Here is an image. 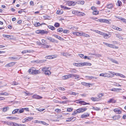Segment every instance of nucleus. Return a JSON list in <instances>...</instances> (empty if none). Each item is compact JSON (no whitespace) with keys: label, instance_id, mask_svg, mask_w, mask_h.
<instances>
[{"label":"nucleus","instance_id":"nucleus-14","mask_svg":"<svg viewBox=\"0 0 126 126\" xmlns=\"http://www.w3.org/2000/svg\"><path fill=\"white\" fill-rule=\"evenodd\" d=\"M48 33L47 31H45L44 30H40V34H47Z\"/></svg>","mask_w":126,"mask_h":126},{"label":"nucleus","instance_id":"nucleus-36","mask_svg":"<svg viewBox=\"0 0 126 126\" xmlns=\"http://www.w3.org/2000/svg\"><path fill=\"white\" fill-rule=\"evenodd\" d=\"M61 8L63 9H70V8H69L68 7L64 6L61 5Z\"/></svg>","mask_w":126,"mask_h":126},{"label":"nucleus","instance_id":"nucleus-54","mask_svg":"<svg viewBox=\"0 0 126 126\" xmlns=\"http://www.w3.org/2000/svg\"><path fill=\"white\" fill-rule=\"evenodd\" d=\"M24 111V110L23 108L20 109L19 110V112L18 111V113H22Z\"/></svg>","mask_w":126,"mask_h":126},{"label":"nucleus","instance_id":"nucleus-53","mask_svg":"<svg viewBox=\"0 0 126 126\" xmlns=\"http://www.w3.org/2000/svg\"><path fill=\"white\" fill-rule=\"evenodd\" d=\"M87 117V115H86L85 114H82L81 116V118H85Z\"/></svg>","mask_w":126,"mask_h":126},{"label":"nucleus","instance_id":"nucleus-11","mask_svg":"<svg viewBox=\"0 0 126 126\" xmlns=\"http://www.w3.org/2000/svg\"><path fill=\"white\" fill-rule=\"evenodd\" d=\"M85 15V14L83 13H82L81 12L78 11V13L77 14V16H83Z\"/></svg>","mask_w":126,"mask_h":126},{"label":"nucleus","instance_id":"nucleus-52","mask_svg":"<svg viewBox=\"0 0 126 126\" xmlns=\"http://www.w3.org/2000/svg\"><path fill=\"white\" fill-rule=\"evenodd\" d=\"M18 84V83L17 82H12L11 84L13 85H17Z\"/></svg>","mask_w":126,"mask_h":126},{"label":"nucleus","instance_id":"nucleus-16","mask_svg":"<svg viewBox=\"0 0 126 126\" xmlns=\"http://www.w3.org/2000/svg\"><path fill=\"white\" fill-rule=\"evenodd\" d=\"M115 36L117 37L118 38H119V39L123 40V38L120 35V34H117V33H115Z\"/></svg>","mask_w":126,"mask_h":126},{"label":"nucleus","instance_id":"nucleus-19","mask_svg":"<svg viewBox=\"0 0 126 126\" xmlns=\"http://www.w3.org/2000/svg\"><path fill=\"white\" fill-rule=\"evenodd\" d=\"M53 36H54L55 37H56V38L59 39L60 40H63V39L62 37H61L60 36H59L58 35H53Z\"/></svg>","mask_w":126,"mask_h":126},{"label":"nucleus","instance_id":"nucleus-31","mask_svg":"<svg viewBox=\"0 0 126 126\" xmlns=\"http://www.w3.org/2000/svg\"><path fill=\"white\" fill-rule=\"evenodd\" d=\"M115 75L116 76H119L121 77L124 78H125L126 77L124 75L120 73H117V74H115Z\"/></svg>","mask_w":126,"mask_h":126},{"label":"nucleus","instance_id":"nucleus-48","mask_svg":"<svg viewBox=\"0 0 126 126\" xmlns=\"http://www.w3.org/2000/svg\"><path fill=\"white\" fill-rule=\"evenodd\" d=\"M93 55L97 57H100L101 56V55L98 54H92Z\"/></svg>","mask_w":126,"mask_h":126},{"label":"nucleus","instance_id":"nucleus-4","mask_svg":"<svg viewBox=\"0 0 126 126\" xmlns=\"http://www.w3.org/2000/svg\"><path fill=\"white\" fill-rule=\"evenodd\" d=\"M79 66H82L84 65H89L91 66V64L89 63H87L85 62L84 63H79Z\"/></svg>","mask_w":126,"mask_h":126},{"label":"nucleus","instance_id":"nucleus-45","mask_svg":"<svg viewBox=\"0 0 126 126\" xmlns=\"http://www.w3.org/2000/svg\"><path fill=\"white\" fill-rule=\"evenodd\" d=\"M78 109L76 110V111H75L74 112L72 113V115H76L78 113H79V112H78Z\"/></svg>","mask_w":126,"mask_h":126},{"label":"nucleus","instance_id":"nucleus-41","mask_svg":"<svg viewBox=\"0 0 126 126\" xmlns=\"http://www.w3.org/2000/svg\"><path fill=\"white\" fill-rule=\"evenodd\" d=\"M63 79H68L69 78L68 75L64 76H63Z\"/></svg>","mask_w":126,"mask_h":126},{"label":"nucleus","instance_id":"nucleus-32","mask_svg":"<svg viewBox=\"0 0 126 126\" xmlns=\"http://www.w3.org/2000/svg\"><path fill=\"white\" fill-rule=\"evenodd\" d=\"M77 3L78 4H83L84 3V1L83 0H80L79 1H78L77 2Z\"/></svg>","mask_w":126,"mask_h":126},{"label":"nucleus","instance_id":"nucleus-10","mask_svg":"<svg viewBox=\"0 0 126 126\" xmlns=\"http://www.w3.org/2000/svg\"><path fill=\"white\" fill-rule=\"evenodd\" d=\"M120 118V116L119 115H115L112 117L113 119L114 120H118Z\"/></svg>","mask_w":126,"mask_h":126},{"label":"nucleus","instance_id":"nucleus-63","mask_svg":"<svg viewBox=\"0 0 126 126\" xmlns=\"http://www.w3.org/2000/svg\"><path fill=\"white\" fill-rule=\"evenodd\" d=\"M69 79L70 78H73V74H69L68 75Z\"/></svg>","mask_w":126,"mask_h":126},{"label":"nucleus","instance_id":"nucleus-17","mask_svg":"<svg viewBox=\"0 0 126 126\" xmlns=\"http://www.w3.org/2000/svg\"><path fill=\"white\" fill-rule=\"evenodd\" d=\"M116 101L114 100L113 98L110 99L108 101V102L109 103H115Z\"/></svg>","mask_w":126,"mask_h":126},{"label":"nucleus","instance_id":"nucleus-44","mask_svg":"<svg viewBox=\"0 0 126 126\" xmlns=\"http://www.w3.org/2000/svg\"><path fill=\"white\" fill-rule=\"evenodd\" d=\"M93 14L94 15H97L98 14V11H97L94 10L93 13Z\"/></svg>","mask_w":126,"mask_h":126},{"label":"nucleus","instance_id":"nucleus-30","mask_svg":"<svg viewBox=\"0 0 126 126\" xmlns=\"http://www.w3.org/2000/svg\"><path fill=\"white\" fill-rule=\"evenodd\" d=\"M19 109H16L14 110L12 112V113L13 114H15L18 113Z\"/></svg>","mask_w":126,"mask_h":126},{"label":"nucleus","instance_id":"nucleus-2","mask_svg":"<svg viewBox=\"0 0 126 126\" xmlns=\"http://www.w3.org/2000/svg\"><path fill=\"white\" fill-rule=\"evenodd\" d=\"M99 21L101 22L106 23L109 24H111V22H110L111 21L110 20H108L105 19H99Z\"/></svg>","mask_w":126,"mask_h":126},{"label":"nucleus","instance_id":"nucleus-57","mask_svg":"<svg viewBox=\"0 0 126 126\" xmlns=\"http://www.w3.org/2000/svg\"><path fill=\"white\" fill-rule=\"evenodd\" d=\"M107 74V73H106L105 74H104V73H102L100 74L99 75L100 76H103V77H107V76H105V74Z\"/></svg>","mask_w":126,"mask_h":126},{"label":"nucleus","instance_id":"nucleus-1","mask_svg":"<svg viewBox=\"0 0 126 126\" xmlns=\"http://www.w3.org/2000/svg\"><path fill=\"white\" fill-rule=\"evenodd\" d=\"M77 3V2H74V1H68L67 2V4L68 5L71 6H74Z\"/></svg>","mask_w":126,"mask_h":126},{"label":"nucleus","instance_id":"nucleus-58","mask_svg":"<svg viewBox=\"0 0 126 126\" xmlns=\"http://www.w3.org/2000/svg\"><path fill=\"white\" fill-rule=\"evenodd\" d=\"M33 70V69H32V68H30V69H29V70H28V72L30 74H32L33 73H32V70Z\"/></svg>","mask_w":126,"mask_h":126},{"label":"nucleus","instance_id":"nucleus-43","mask_svg":"<svg viewBox=\"0 0 126 126\" xmlns=\"http://www.w3.org/2000/svg\"><path fill=\"white\" fill-rule=\"evenodd\" d=\"M61 55L65 57H66L67 55H68V53H67L62 52L61 53Z\"/></svg>","mask_w":126,"mask_h":126},{"label":"nucleus","instance_id":"nucleus-5","mask_svg":"<svg viewBox=\"0 0 126 126\" xmlns=\"http://www.w3.org/2000/svg\"><path fill=\"white\" fill-rule=\"evenodd\" d=\"M16 63V62H14L9 63L6 64L5 65V66L6 67H10L13 66L15 65Z\"/></svg>","mask_w":126,"mask_h":126},{"label":"nucleus","instance_id":"nucleus-46","mask_svg":"<svg viewBox=\"0 0 126 126\" xmlns=\"http://www.w3.org/2000/svg\"><path fill=\"white\" fill-rule=\"evenodd\" d=\"M110 60L112 62L114 63H116V64H118V63L115 60L113 59H111Z\"/></svg>","mask_w":126,"mask_h":126},{"label":"nucleus","instance_id":"nucleus-62","mask_svg":"<svg viewBox=\"0 0 126 126\" xmlns=\"http://www.w3.org/2000/svg\"><path fill=\"white\" fill-rule=\"evenodd\" d=\"M58 88L59 89L62 90L64 91L65 90V89L64 88L62 87H58Z\"/></svg>","mask_w":126,"mask_h":126},{"label":"nucleus","instance_id":"nucleus-51","mask_svg":"<svg viewBox=\"0 0 126 126\" xmlns=\"http://www.w3.org/2000/svg\"><path fill=\"white\" fill-rule=\"evenodd\" d=\"M78 12V11H72V13L73 14H74L76 15H77Z\"/></svg>","mask_w":126,"mask_h":126},{"label":"nucleus","instance_id":"nucleus-33","mask_svg":"<svg viewBox=\"0 0 126 126\" xmlns=\"http://www.w3.org/2000/svg\"><path fill=\"white\" fill-rule=\"evenodd\" d=\"M75 78V79H78L79 78V75H77L73 74V78Z\"/></svg>","mask_w":126,"mask_h":126},{"label":"nucleus","instance_id":"nucleus-28","mask_svg":"<svg viewBox=\"0 0 126 126\" xmlns=\"http://www.w3.org/2000/svg\"><path fill=\"white\" fill-rule=\"evenodd\" d=\"M116 4L117 6H120L122 4V2L120 0H118L116 3Z\"/></svg>","mask_w":126,"mask_h":126},{"label":"nucleus","instance_id":"nucleus-38","mask_svg":"<svg viewBox=\"0 0 126 126\" xmlns=\"http://www.w3.org/2000/svg\"><path fill=\"white\" fill-rule=\"evenodd\" d=\"M7 119H9L11 120L16 119V117H6Z\"/></svg>","mask_w":126,"mask_h":126},{"label":"nucleus","instance_id":"nucleus-7","mask_svg":"<svg viewBox=\"0 0 126 126\" xmlns=\"http://www.w3.org/2000/svg\"><path fill=\"white\" fill-rule=\"evenodd\" d=\"M2 36L3 37H5L9 39L12 40L13 39V37L11 35H10L5 34H3Z\"/></svg>","mask_w":126,"mask_h":126},{"label":"nucleus","instance_id":"nucleus-9","mask_svg":"<svg viewBox=\"0 0 126 126\" xmlns=\"http://www.w3.org/2000/svg\"><path fill=\"white\" fill-rule=\"evenodd\" d=\"M110 36V33H108V34H107L105 33L103 36L105 38L107 39L109 38Z\"/></svg>","mask_w":126,"mask_h":126},{"label":"nucleus","instance_id":"nucleus-6","mask_svg":"<svg viewBox=\"0 0 126 126\" xmlns=\"http://www.w3.org/2000/svg\"><path fill=\"white\" fill-rule=\"evenodd\" d=\"M87 110V109L86 108H79L78 109V112H79V113L80 112H83L86 110Z\"/></svg>","mask_w":126,"mask_h":126},{"label":"nucleus","instance_id":"nucleus-23","mask_svg":"<svg viewBox=\"0 0 126 126\" xmlns=\"http://www.w3.org/2000/svg\"><path fill=\"white\" fill-rule=\"evenodd\" d=\"M63 13V11L62 10H58L57 12V13L58 14L61 15Z\"/></svg>","mask_w":126,"mask_h":126},{"label":"nucleus","instance_id":"nucleus-49","mask_svg":"<svg viewBox=\"0 0 126 126\" xmlns=\"http://www.w3.org/2000/svg\"><path fill=\"white\" fill-rule=\"evenodd\" d=\"M13 126H20V124H17L16 123H14Z\"/></svg>","mask_w":126,"mask_h":126},{"label":"nucleus","instance_id":"nucleus-42","mask_svg":"<svg viewBox=\"0 0 126 126\" xmlns=\"http://www.w3.org/2000/svg\"><path fill=\"white\" fill-rule=\"evenodd\" d=\"M63 32L64 33H69V31L66 30H64L63 31Z\"/></svg>","mask_w":126,"mask_h":126},{"label":"nucleus","instance_id":"nucleus-47","mask_svg":"<svg viewBox=\"0 0 126 126\" xmlns=\"http://www.w3.org/2000/svg\"><path fill=\"white\" fill-rule=\"evenodd\" d=\"M82 36L84 37H89L90 36L88 34H86L84 33H83Z\"/></svg>","mask_w":126,"mask_h":126},{"label":"nucleus","instance_id":"nucleus-37","mask_svg":"<svg viewBox=\"0 0 126 126\" xmlns=\"http://www.w3.org/2000/svg\"><path fill=\"white\" fill-rule=\"evenodd\" d=\"M63 31V29L62 28H59L57 29V31L59 32H61Z\"/></svg>","mask_w":126,"mask_h":126},{"label":"nucleus","instance_id":"nucleus-40","mask_svg":"<svg viewBox=\"0 0 126 126\" xmlns=\"http://www.w3.org/2000/svg\"><path fill=\"white\" fill-rule=\"evenodd\" d=\"M9 94L6 92H4V93H0V95H8Z\"/></svg>","mask_w":126,"mask_h":126},{"label":"nucleus","instance_id":"nucleus-55","mask_svg":"<svg viewBox=\"0 0 126 126\" xmlns=\"http://www.w3.org/2000/svg\"><path fill=\"white\" fill-rule=\"evenodd\" d=\"M71 120L72 121H73L76 119V118L75 117H70Z\"/></svg>","mask_w":126,"mask_h":126},{"label":"nucleus","instance_id":"nucleus-61","mask_svg":"<svg viewBox=\"0 0 126 126\" xmlns=\"http://www.w3.org/2000/svg\"><path fill=\"white\" fill-rule=\"evenodd\" d=\"M103 95V94L102 93L98 95V97H101Z\"/></svg>","mask_w":126,"mask_h":126},{"label":"nucleus","instance_id":"nucleus-18","mask_svg":"<svg viewBox=\"0 0 126 126\" xmlns=\"http://www.w3.org/2000/svg\"><path fill=\"white\" fill-rule=\"evenodd\" d=\"M48 68H49L48 67H44L41 69V70L43 72H45L48 70Z\"/></svg>","mask_w":126,"mask_h":126},{"label":"nucleus","instance_id":"nucleus-12","mask_svg":"<svg viewBox=\"0 0 126 126\" xmlns=\"http://www.w3.org/2000/svg\"><path fill=\"white\" fill-rule=\"evenodd\" d=\"M32 73L33 74H36L40 73V71L38 70L33 69V70L32 71Z\"/></svg>","mask_w":126,"mask_h":126},{"label":"nucleus","instance_id":"nucleus-22","mask_svg":"<svg viewBox=\"0 0 126 126\" xmlns=\"http://www.w3.org/2000/svg\"><path fill=\"white\" fill-rule=\"evenodd\" d=\"M85 77L87 79H88L90 80H91L92 79H96V77H94L92 76H86Z\"/></svg>","mask_w":126,"mask_h":126},{"label":"nucleus","instance_id":"nucleus-27","mask_svg":"<svg viewBox=\"0 0 126 126\" xmlns=\"http://www.w3.org/2000/svg\"><path fill=\"white\" fill-rule=\"evenodd\" d=\"M121 90L120 89H117L115 88H112L111 89H110V90L111 91H117Z\"/></svg>","mask_w":126,"mask_h":126},{"label":"nucleus","instance_id":"nucleus-34","mask_svg":"<svg viewBox=\"0 0 126 126\" xmlns=\"http://www.w3.org/2000/svg\"><path fill=\"white\" fill-rule=\"evenodd\" d=\"M13 123H14L13 122L7 121L6 122V124L8 125L12 126H13Z\"/></svg>","mask_w":126,"mask_h":126},{"label":"nucleus","instance_id":"nucleus-35","mask_svg":"<svg viewBox=\"0 0 126 126\" xmlns=\"http://www.w3.org/2000/svg\"><path fill=\"white\" fill-rule=\"evenodd\" d=\"M44 73L46 75H50L51 74L50 72L48 70L47 71H46V72H44Z\"/></svg>","mask_w":126,"mask_h":126},{"label":"nucleus","instance_id":"nucleus-39","mask_svg":"<svg viewBox=\"0 0 126 126\" xmlns=\"http://www.w3.org/2000/svg\"><path fill=\"white\" fill-rule=\"evenodd\" d=\"M54 26L56 27H58L60 26V24L59 23L56 22L55 23Z\"/></svg>","mask_w":126,"mask_h":126},{"label":"nucleus","instance_id":"nucleus-59","mask_svg":"<svg viewBox=\"0 0 126 126\" xmlns=\"http://www.w3.org/2000/svg\"><path fill=\"white\" fill-rule=\"evenodd\" d=\"M73 110V109H71V108H68L67 109V111L68 112H70L72 111Z\"/></svg>","mask_w":126,"mask_h":126},{"label":"nucleus","instance_id":"nucleus-29","mask_svg":"<svg viewBox=\"0 0 126 126\" xmlns=\"http://www.w3.org/2000/svg\"><path fill=\"white\" fill-rule=\"evenodd\" d=\"M41 24L39 22H36L34 24V25L35 27H38L41 25Z\"/></svg>","mask_w":126,"mask_h":126},{"label":"nucleus","instance_id":"nucleus-24","mask_svg":"<svg viewBox=\"0 0 126 126\" xmlns=\"http://www.w3.org/2000/svg\"><path fill=\"white\" fill-rule=\"evenodd\" d=\"M107 8L108 9H111L113 7V5L111 4H109L107 6Z\"/></svg>","mask_w":126,"mask_h":126},{"label":"nucleus","instance_id":"nucleus-50","mask_svg":"<svg viewBox=\"0 0 126 126\" xmlns=\"http://www.w3.org/2000/svg\"><path fill=\"white\" fill-rule=\"evenodd\" d=\"M55 42L56 43H57L58 42L57 41L54 39L52 38V39L51 41V42Z\"/></svg>","mask_w":126,"mask_h":126},{"label":"nucleus","instance_id":"nucleus-15","mask_svg":"<svg viewBox=\"0 0 126 126\" xmlns=\"http://www.w3.org/2000/svg\"><path fill=\"white\" fill-rule=\"evenodd\" d=\"M54 57V55H48L46 56L45 58L46 59H51L53 58Z\"/></svg>","mask_w":126,"mask_h":126},{"label":"nucleus","instance_id":"nucleus-13","mask_svg":"<svg viewBox=\"0 0 126 126\" xmlns=\"http://www.w3.org/2000/svg\"><path fill=\"white\" fill-rule=\"evenodd\" d=\"M113 111L115 112L117 114H121V111H120L118 109H114L113 110Z\"/></svg>","mask_w":126,"mask_h":126},{"label":"nucleus","instance_id":"nucleus-21","mask_svg":"<svg viewBox=\"0 0 126 126\" xmlns=\"http://www.w3.org/2000/svg\"><path fill=\"white\" fill-rule=\"evenodd\" d=\"M109 47L112 48H115L116 49L118 48V47L110 44H109Z\"/></svg>","mask_w":126,"mask_h":126},{"label":"nucleus","instance_id":"nucleus-20","mask_svg":"<svg viewBox=\"0 0 126 126\" xmlns=\"http://www.w3.org/2000/svg\"><path fill=\"white\" fill-rule=\"evenodd\" d=\"M48 28L52 30H54L55 29V28L53 26L51 25H48L47 26Z\"/></svg>","mask_w":126,"mask_h":126},{"label":"nucleus","instance_id":"nucleus-8","mask_svg":"<svg viewBox=\"0 0 126 126\" xmlns=\"http://www.w3.org/2000/svg\"><path fill=\"white\" fill-rule=\"evenodd\" d=\"M91 99L92 101L94 102L98 101L100 100L99 98H98L97 97H91Z\"/></svg>","mask_w":126,"mask_h":126},{"label":"nucleus","instance_id":"nucleus-64","mask_svg":"<svg viewBox=\"0 0 126 126\" xmlns=\"http://www.w3.org/2000/svg\"><path fill=\"white\" fill-rule=\"evenodd\" d=\"M57 118L58 119L59 118H60L62 117V115L61 114H59V115H58L57 116Z\"/></svg>","mask_w":126,"mask_h":126},{"label":"nucleus","instance_id":"nucleus-60","mask_svg":"<svg viewBox=\"0 0 126 126\" xmlns=\"http://www.w3.org/2000/svg\"><path fill=\"white\" fill-rule=\"evenodd\" d=\"M114 85L116 86H121L118 83H117L116 82H114L113 83V84Z\"/></svg>","mask_w":126,"mask_h":126},{"label":"nucleus","instance_id":"nucleus-25","mask_svg":"<svg viewBox=\"0 0 126 126\" xmlns=\"http://www.w3.org/2000/svg\"><path fill=\"white\" fill-rule=\"evenodd\" d=\"M42 47L45 48H49L50 47H51L50 46L46 45L44 44H42Z\"/></svg>","mask_w":126,"mask_h":126},{"label":"nucleus","instance_id":"nucleus-26","mask_svg":"<svg viewBox=\"0 0 126 126\" xmlns=\"http://www.w3.org/2000/svg\"><path fill=\"white\" fill-rule=\"evenodd\" d=\"M9 109V108L8 107H5L2 109V110L3 111L6 112Z\"/></svg>","mask_w":126,"mask_h":126},{"label":"nucleus","instance_id":"nucleus-3","mask_svg":"<svg viewBox=\"0 0 126 126\" xmlns=\"http://www.w3.org/2000/svg\"><path fill=\"white\" fill-rule=\"evenodd\" d=\"M21 57L20 58H19L17 56H14L13 57H9V59L11 60H13L15 61H17L19 60L20 58H21Z\"/></svg>","mask_w":126,"mask_h":126},{"label":"nucleus","instance_id":"nucleus-56","mask_svg":"<svg viewBox=\"0 0 126 126\" xmlns=\"http://www.w3.org/2000/svg\"><path fill=\"white\" fill-rule=\"evenodd\" d=\"M73 34L74 35H76L77 36H79V32H73Z\"/></svg>","mask_w":126,"mask_h":126}]
</instances>
